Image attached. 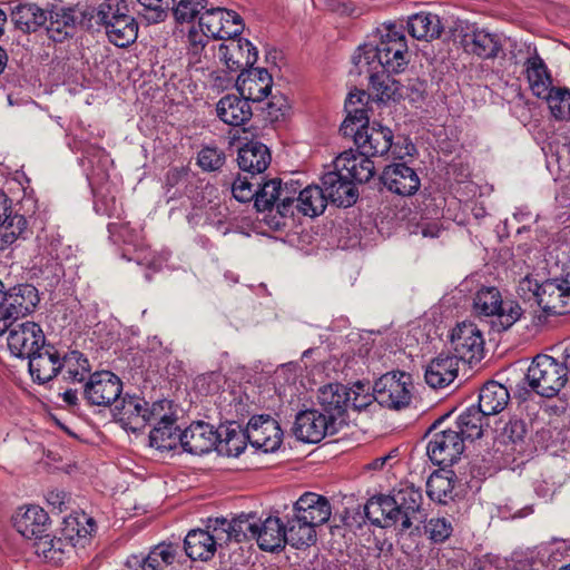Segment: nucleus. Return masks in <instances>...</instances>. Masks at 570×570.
<instances>
[{
	"mask_svg": "<svg viewBox=\"0 0 570 570\" xmlns=\"http://www.w3.org/2000/svg\"><path fill=\"white\" fill-rule=\"evenodd\" d=\"M246 436L252 446L269 453L279 449L283 431L278 422L269 415H258L249 420Z\"/></svg>",
	"mask_w": 570,
	"mask_h": 570,
	"instance_id": "13",
	"label": "nucleus"
},
{
	"mask_svg": "<svg viewBox=\"0 0 570 570\" xmlns=\"http://www.w3.org/2000/svg\"><path fill=\"white\" fill-rule=\"evenodd\" d=\"M242 17L222 7L205 9L199 16V31L205 32L208 39H228L243 31Z\"/></svg>",
	"mask_w": 570,
	"mask_h": 570,
	"instance_id": "9",
	"label": "nucleus"
},
{
	"mask_svg": "<svg viewBox=\"0 0 570 570\" xmlns=\"http://www.w3.org/2000/svg\"><path fill=\"white\" fill-rule=\"evenodd\" d=\"M453 475L452 471L445 470L430 475L426 482V493L431 500L445 503L446 499L451 498L454 489Z\"/></svg>",
	"mask_w": 570,
	"mask_h": 570,
	"instance_id": "50",
	"label": "nucleus"
},
{
	"mask_svg": "<svg viewBox=\"0 0 570 570\" xmlns=\"http://www.w3.org/2000/svg\"><path fill=\"white\" fill-rule=\"evenodd\" d=\"M450 346L460 362L474 363L483 357L484 338L481 330L472 322L459 323L451 332Z\"/></svg>",
	"mask_w": 570,
	"mask_h": 570,
	"instance_id": "8",
	"label": "nucleus"
},
{
	"mask_svg": "<svg viewBox=\"0 0 570 570\" xmlns=\"http://www.w3.org/2000/svg\"><path fill=\"white\" fill-rule=\"evenodd\" d=\"M96 530L95 519L80 512L63 518L61 534L72 548H85L91 541Z\"/></svg>",
	"mask_w": 570,
	"mask_h": 570,
	"instance_id": "28",
	"label": "nucleus"
},
{
	"mask_svg": "<svg viewBox=\"0 0 570 570\" xmlns=\"http://www.w3.org/2000/svg\"><path fill=\"white\" fill-rule=\"evenodd\" d=\"M407 29L413 38L429 41L441 36L443 26L438 14L420 12L409 18Z\"/></svg>",
	"mask_w": 570,
	"mask_h": 570,
	"instance_id": "42",
	"label": "nucleus"
},
{
	"mask_svg": "<svg viewBox=\"0 0 570 570\" xmlns=\"http://www.w3.org/2000/svg\"><path fill=\"white\" fill-rule=\"evenodd\" d=\"M444 420L440 417L430 428L426 453L435 465L450 466L462 455L464 441L453 428L441 429Z\"/></svg>",
	"mask_w": 570,
	"mask_h": 570,
	"instance_id": "6",
	"label": "nucleus"
},
{
	"mask_svg": "<svg viewBox=\"0 0 570 570\" xmlns=\"http://www.w3.org/2000/svg\"><path fill=\"white\" fill-rule=\"evenodd\" d=\"M501 301L502 296L497 287H482L476 292L473 299L474 312L479 316L491 317L498 311Z\"/></svg>",
	"mask_w": 570,
	"mask_h": 570,
	"instance_id": "53",
	"label": "nucleus"
},
{
	"mask_svg": "<svg viewBox=\"0 0 570 570\" xmlns=\"http://www.w3.org/2000/svg\"><path fill=\"white\" fill-rule=\"evenodd\" d=\"M215 52V47L210 46V39L200 32L196 27H191L187 35L186 57L188 65L196 70L208 68Z\"/></svg>",
	"mask_w": 570,
	"mask_h": 570,
	"instance_id": "34",
	"label": "nucleus"
},
{
	"mask_svg": "<svg viewBox=\"0 0 570 570\" xmlns=\"http://www.w3.org/2000/svg\"><path fill=\"white\" fill-rule=\"evenodd\" d=\"M48 524V513L39 505L20 509L13 518L16 530L26 539L35 541L45 534Z\"/></svg>",
	"mask_w": 570,
	"mask_h": 570,
	"instance_id": "30",
	"label": "nucleus"
},
{
	"mask_svg": "<svg viewBox=\"0 0 570 570\" xmlns=\"http://www.w3.org/2000/svg\"><path fill=\"white\" fill-rule=\"evenodd\" d=\"M129 12L128 6L125 0H106L98 10H95V24H101L105 30L109 28V23L120 20L122 13Z\"/></svg>",
	"mask_w": 570,
	"mask_h": 570,
	"instance_id": "54",
	"label": "nucleus"
},
{
	"mask_svg": "<svg viewBox=\"0 0 570 570\" xmlns=\"http://www.w3.org/2000/svg\"><path fill=\"white\" fill-rule=\"evenodd\" d=\"M286 543L296 549L306 548L315 543L316 531L314 527L304 521L302 518H297L295 514H292L291 518L286 515Z\"/></svg>",
	"mask_w": 570,
	"mask_h": 570,
	"instance_id": "43",
	"label": "nucleus"
},
{
	"mask_svg": "<svg viewBox=\"0 0 570 570\" xmlns=\"http://www.w3.org/2000/svg\"><path fill=\"white\" fill-rule=\"evenodd\" d=\"M248 523L250 529L247 539H255L262 550L273 552L285 547V524L278 517L256 522L254 517L248 515Z\"/></svg>",
	"mask_w": 570,
	"mask_h": 570,
	"instance_id": "15",
	"label": "nucleus"
},
{
	"mask_svg": "<svg viewBox=\"0 0 570 570\" xmlns=\"http://www.w3.org/2000/svg\"><path fill=\"white\" fill-rule=\"evenodd\" d=\"M392 499L401 514V530H409L415 522H422V493L413 485L405 484L394 490Z\"/></svg>",
	"mask_w": 570,
	"mask_h": 570,
	"instance_id": "20",
	"label": "nucleus"
},
{
	"mask_svg": "<svg viewBox=\"0 0 570 570\" xmlns=\"http://www.w3.org/2000/svg\"><path fill=\"white\" fill-rule=\"evenodd\" d=\"M197 163L204 170H218L225 163V154L216 147H204L198 153Z\"/></svg>",
	"mask_w": 570,
	"mask_h": 570,
	"instance_id": "63",
	"label": "nucleus"
},
{
	"mask_svg": "<svg viewBox=\"0 0 570 570\" xmlns=\"http://www.w3.org/2000/svg\"><path fill=\"white\" fill-rule=\"evenodd\" d=\"M485 416L479 407L470 406L459 415L454 430L460 433L463 441L479 439L483 432Z\"/></svg>",
	"mask_w": 570,
	"mask_h": 570,
	"instance_id": "46",
	"label": "nucleus"
},
{
	"mask_svg": "<svg viewBox=\"0 0 570 570\" xmlns=\"http://www.w3.org/2000/svg\"><path fill=\"white\" fill-rule=\"evenodd\" d=\"M38 303V289L31 284H19L4 293L0 306V336L17 321L32 313Z\"/></svg>",
	"mask_w": 570,
	"mask_h": 570,
	"instance_id": "7",
	"label": "nucleus"
},
{
	"mask_svg": "<svg viewBox=\"0 0 570 570\" xmlns=\"http://www.w3.org/2000/svg\"><path fill=\"white\" fill-rule=\"evenodd\" d=\"M13 24L23 32H35L47 23V10L33 3L17 6L11 12Z\"/></svg>",
	"mask_w": 570,
	"mask_h": 570,
	"instance_id": "41",
	"label": "nucleus"
},
{
	"mask_svg": "<svg viewBox=\"0 0 570 570\" xmlns=\"http://www.w3.org/2000/svg\"><path fill=\"white\" fill-rule=\"evenodd\" d=\"M525 380L538 395L547 399L557 396L569 380L564 358L558 361L550 355H537L528 368Z\"/></svg>",
	"mask_w": 570,
	"mask_h": 570,
	"instance_id": "2",
	"label": "nucleus"
},
{
	"mask_svg": "<svg viewBox=\"0 0 570 570\" xmlns=\"http://www.w3.org/2000/svg\"><path fill=\"white\" fill-rule=\"evenodd\" d=\"M350 394L348 389L338 383L327 384L318 390V403L327 416H333L334 423L336 417L341 416L348 409Z\"/></svg>",
	"mask_w": 570,
	"mask_h": 570,
	"instance_id": "37",
	"label": "nucleus"
},
{
	"mask_svg": "<svg viewBox=\"0 0 570 570\" xmlns=\"http://www.w3.org/2000/svg\"><path fill=\"white\" fill-rule=\"evenodd\" d=\"M111 43L117 47L125 48L132 43L138 35V24L135 18L127 13H122L120 20L109 23V28L105 30Z\"/></svg>",
	"mask_w": 570,
	"mask_h": 570,
	"instance_id": "45",
	"label": "nucleus"
},
{
	"mask_svg": "<svg viewBox=\"0 0 570 570\" xmlns=\"http://www.w3.org/2000/svg\"><path fill=\"white\" fill-rule=\"evenodd\" d=\"M95 9L67 8L51 6L47 10L46 29L50 39L62 42L72 37L78 28L90 30L94 28Z\"/></svg>",
	"mask_w": 570,
	"mask_h": 570,
	"instance_id": "4",
	"label": "nucleus"
},
{
	"mask_svg": "<svg viewBox=\"0 0 570 570\" xmlns=\"http://www.w3.org/2000/svg\"><path fill=\"white\" fill-rule=\"evenodd\" d=\"M176 420H170L166 423H156L149 433L150 446L156 448L160 451H167L176 449L179 444L178 428Z\"/></svg>",
	"mask_w": 570,
	"mask_h": 570,
	"instance_id": "48",
	"label": "nucleus"
},
{
	"mask_svg": "<svg viewBox=\"0 0 570 570\" xmlns=\"http://www.w3.org/2000/svg\"><path fill=\"white\" fill-rule=\"evenodd\" d=\"M186 554L193 560L206 561L210 559L216 551L215 541L209 532L200 529L190 530L184 541Z\"/></svg>",
	"mask_w": 570,
	"mask_h": 570,
	"instance_id": "44",
	"label": "nucleus"
},
{
	"mask_svg": "<svg viewBox=\"0 0 570 570\" xmlns=\"http://www.w3.org/2000/svg\"><path fill=\"white\" fill-rule=\"evenodd\" d=\"M460 361L450 354L441 353L425 368V382L433 389L450 385L458 376Z\"/></svg>",
	"mask_w": 570,
	"mask_h": 570,
	"instance_id": "32",
	"label": "nucleus"
},
{
	"mask_svg": "<svg viewBox=\"0 0 570 570\" xmlns=\"http://www.w3.org/2000/svg\"><path fill=\"white\" fill-rule=\"evenodd\" d=\"M321 188L326 202L330 200L340 207H348L357 198L354 185L336 168L323 175Z\"/></svg>",
	"mask_w": 570,
	"mask_h": 570,
	"instance_id": "24",
	"label": "nucleus"
},
{
	"mask_svg": "<svg viewBox=\"0 0 570 570\" xmlns=\"http://www.w3.org/2000/svg\"><path fill=\"white\" fill-rule=\"evenodd\" d=\"M145 419L146 425L151 423H154V425L156 423H166L176 419L173 402L164 399L154 402L151 405L147 403Z\"/></svg>",
	"mask_w": 570,
	"mask_h": 570,
	"instance_id": "58",
	"label": "nucleus"
},
{
	"mask_svg": "<svg viewBox=\"0 0 570 570\" xmlns=\"http://www.w3.org/2000/svg\"><path fill=\"white\" fill-rule=\"evenodd\" d=\"M510 394L508 389L498 382L485 383L479 394V409L487 416L495 415L508 405Z\"/></svg>",
	"mask_w": 570,
	"mask_h": 570,
	"instance_id": "38",
	"label": "nucleus"
},
{
	"mask_svg": "<svg viewBox=\"0 0 570 570\" xmlns=\"http://www.w3.org/2000/svg\"><path fill=\"white\" fill-rule=\"evenodd\" d=\"M122 393L121 380L110 371L92 373L83 385V397L90 405L110 406Z\"/></svg>",
	"mask_w": 570,
	"mask_h": 570,
	"instance_id": "10",
	"label": "nucleus"
},
{
	"mask_svg": "<svg viewBox=\"0 0 570 570\" xmlns=\"http://www.w3.org/2000/svg\"><path fill=\"white\" fill-rule=\"evenodd\" d=\"M334 432L333 416H327L317 410L301 411L295 416L293 433L302 442L317 443Z\"/></svg>",
	"mask_w": 570,
	"mask_h": 570,
	"instance_id": "12",
	"label": "nucleus"
},
{
	"mask_svg": "<svg viewBox=\"0 0 570 570\" xmlns=\"http://www.w3.org/2000/svg\"><path fill=\"white\" fill-rule=\"evenodd\" d=\"M549 109L558 120H570V90L564 88H552L547 96Z\"/></svg>",
	"mask_w": 570,
	"mask_h": 570,
	"instance_id": "55",
	"label": "nucleus"
},
{
	"mask_svg": "<svg viewBox=\"0 0 570 570\" xmlns=\"http://www.w3.org/2000/svg\"><path fill=\"white\" fill-rule=\"evenodd\" d=\"M72 547L65 537H56L48 533L35 541V551L47 562L58 564L69 554Z\"/></svg>",
	"mask_w": 570,
	"mask_h": 570,
	"instance_id": "40",
	"label": "nucleus"
},
{
	"mask_svg": "<svg viewBox=\"0 0 570 570\" xmlns=\"http://www.w3.org/2000/svg\"><path fill=\"white\" fill-rule=\"evenodd\" d=\"M144 7L145 17L149 22L164 21L176 0H137Z\"/></svg>",
	"mask_w": 570,
	"mask_h": 570,
	"instance_id": "61",
	"label": "nucleus"
},
{
	"mask_svg": "<svg viewBox=\"0 0 570 570\" xmlns=\"http://www.w3.org/2000/svg\"><path fill=\"white\" fill-rule=\"evenodd\" d=\"M351 393L348 400V409L355 411H362L372 404L374 399V392H368V386L364 383L357 382L353 386L347 387Z\"/></svg>",
	"mask_w": 570,
	"mask_h": 570,
	"instance_id": "62",
	"label": "nucleus"
},
{
	"mask_svg": "<svg viewBox=\"0 0 570 570\" xmlns=\"http://www.w3.org/2000/svg\"><path fill=\"white\" fill-rule=\"evenodd\" d=\"M269 149L261 141L250 140L238 150L239 168L250 175L264 173L271 164Z\"/></svg>",
	"mask_w": 570,
	"mask_h": 570,
	"instance_id": "35",
	"label": "nucleus"
},
{
	"mask_svg": "<svg viewBox=\"0 0 570 570\" xmlns=\"http://www.w3.org/2000/svg\"><path fill=\"white\" fill-rule=\"evenodd\" d=\"M177 547L170 543L155 546L147 556L132 554L126 561V570H164L173 564Z\"/></svg>",
	"mask_w": 570,
	"mask_h": 570,
	"instance_id": "27",
	"label": "nucleus"
},
{
	"mask_svg": "<svg viewBox=\"0 0 570 570\" xmlns=\"http://www.w3.org/2000/svg\"><path fill=\"white\" fill-rule=\"evenodd\" d=\"M278 179L266 181L258 190H256L255 207L258 212L271 210L277 207Z\"/></svg>",
	"mask_w": 570,
	"mask_h": 570,
	"instance_id": "60",
	"label": "nucleus"
},
{
	"mask_svg": "<svg viewBox=\"0 0 570 570\" xmlns=\"http://www.w3.org/2000/svg\"><path fill=\"white\" fill-rule=\"evenodd\" d=\"M368 75L372 88L375 90L380 100L397 99L403 96L402 85L392 78L390 73L382 70L363 71Z\"/></svg>",
	"mask_w": 570,
	"mask_h": 570,
	"instance_id": "47",
	"label": "nucleus"
},
{
	"mask_svg": "<svg viewBox=\"0 0 570 570\" xmlns=\"http://www.w3.org/2000/svg\"><path fill=\"white\" fill-rule=\"evenodd\" d=\"M248 529H250L248 515H240L233 520L226 518L208 519L205 531L209 532L217 547L232 540L236 542L246 540Z\"/></svg>",
	"mask_w": 570,
	"mask_h": 570,
	"instance_id": "22",
	"label": "nucleus"
},
{
	"mask_svg": "<svg viewBox=\"0 0 570 570\" xmlns=\"http://www.w3.org/2000/svg\"><path fill=\"white\" fill-rule=\"evenodd\" d=\"M367 98L366 94L362 90L350 92L345 101L346 118L341 125L340 131L345 137H354L361 130L368 127V116L364 108V100Z\"/></svg>",
	"mask_w": 570,
	"mask_h": 570,
	"instance_id": "31",
	"label": "nucleus"
},
{
	"mask_svg": "<svg viewBox=\"0 0 570 570\" xmlns=\"http://www.w3.org/2000/svg\"><path fill=\"white\" fill-rule=\"evenodd\" d=\"M245 440H247L246 430L232 429L226 430L225 438L222 439L220 436L217 444L220 452H225L230 456H238L245 449Z\"/></svg>",
	"mask_w": 570,
	"mask_h": 570,
	"instance_id": "59",
	"label": "nucleus"
},
{
	"mask_svg": "<svg viewBox=\"0 0 570 570\" xmlns=\"http://www.w3.org/2000/svg\"><path fill=\"white\" fill-rule=\"evenodd\" d=\"M299 189L301 185L297 181L289 180L286 181L284 186H282L281 180H278L277 213L281 216L285 217L289 214H293L292 208L297 199Z\"/></svg>",
	"mask_w": 570,
	"mask_h": 570,
	"instance_id": "56",
	"label": "nucleus"
},
{
	"mask_svg": "<svg viewBox=\"0 0 570 570\" xmlns=\"http://www.w3.org/2000/svg\"><path fill=\"white\" fill-rule=\"evenodd\" d=\"M220 434L205 422H195L179 434V444L184 451L203 455L216 448Z\"/></svg>",
	"mask_w": 570,
	"mask_h": 570,
	"instance_id": "16",
	"label": "nucleus"
},
{
	"mask_svg": "<svg viewBox=\"0 0 570 570\" xmlns=\"http://www.w3.org/2000/svg\"><path fill=\"white\" fill-rule=\"evenodd\" d=\"M352 61L360 75L373 70L387 73L404 71L410 62V53L403 27L395 22L382 23L357 47Z\"/></svg>",
	"mask_w": 570,
	"mask_h": 570,
	"instance_id": "1",
	"label": "nucleus"
},
{
	"mask_svg": "<svg viewBox=\"0 0 570 570\" xmlns=\"http://www.w3.org/2000/svg\"><path fill=\"white\" fill-rule=\"evenodd\" d=\"M413 392L414 384L411 374L402 371L387 372L374 383L375 401L391 410L407 407Z\"/></svg>",
	"mask_w": 570,
	"mask_h": 570,
	"instance_id": "5",
	"label": "nucleus"
},
{
	"mask_svg": "<svg viewBox=\"0 0 570 570\" xmlns=\"http://www.w3.org/2000/svg\"><path fill=\"white\" fill-rule=\"evenodd\" d=\"M273 87V78L264 68H248L243 70L236 80L239 95L248 101H263Z\"/></svg>",
	"mask_w": 570,
	"mask_h": 570,
	"instance_id": "19",
	"label": "nucleus"
},
{
	"mask_svg": "<svg viewBox=\"0 0 570 570\" xmlns=\"http://www.w3.org/2000/svg\"><path fill=\"white\" fill-rule=\"evenodd\" d=\"M216 111L218 118L230 126H240L252 117V108L244 97L227 95L217 102Z\"/></svg>",
	"mask_w": 570,
	"mask_h": 570,
	"instance_id": "36",
	"label": "nucleus"
},
{
	"mask_svg": "<svg viewBox=\"0 0 570 570\" xmlns=\"http://www.w3.org/2000/svg\"><path fill=\"white\" fill-rule=\"evenodd\" d=\"M522 313L518 302L502 298L498 311L491 316L492 326L498 331H507L520 320Z\"/></svg>",
	"mask_w": 570,
	"mask_h": 570,
	"instance_id": "52",
	"label": "nucleus"
},
{
	"mask_svg": "<svg viewBox=\"0 0 570 570\" xmlns=\"http://www.w3.org/2000/svg\"><path fill=\"white\" fill-rule=\"evenodd\" d=\"M292 512L314 528L328 521L332 513L327 499L312 492L301 495Z\"/></svg>",
	"mask_w": 570,
	"mask_h": 570,
	"instance_id": "26",
	"label": "nucleus"
},
{
	"mask_svg": "<svg viewBox=\"0 0 570 570\" xmlns=\"http://www.w3.org/2000/svg\"><path fill=\"white\" fill-rule=\"evenodd\" d=\"M207 7V0H179L170 8L178 22H190Z\"/></svg>",
	"mask_w": 570,
	"mask_h": 570,
	"instance_id": "57",
	"label": "nucleus"
},
{
	"mask_svg": "<svg viewBox=\"0 0 570 570\" xmlns=\"http://www.w3.org/2000/svg\"><path fill=\"white\" fill-rule=\"evenodd\" d=\"M89 360L79 351H71L61 357L60 372L62 380L68 383H82L91 374Z\"/></svg>",
	"mask_w": 570,
	"mask_h": 570,
	"instance_id": "39",
	"label": "nucleus"
},
{
	"mask_svg": "<svg viewBox=\"0 0 570 570\" xmlns=\"http://www.w3.org/2000/svg\"><path fill=\"white\" fill-rule=\"evenodd\" d=\"M425 531L434 542H443L450 537L452 525L445 518H435L428 522Z\"/></svg>",
	"mask_w": 570,
	"mask_h": 570,
	"instance_id": "64",
	"label": "nucleus"
},
{
	"mask_svg": "<svg viewBox=\"0 0 570 570\" xmlns=\"http://www.w3.org/2000/svg\"><path fill=\"white\" fill-rule=\"evenodd\" d=\"M334 168L340 169L353 185L368 181L375 174L374 163L362 150L343 151L334 160Z\"/></svg>",
	"mask_w": 570,
	"mask_h": 570,
	"instance_id": "17",
	"label": "nucleus"
},
{
	"mask_svg": "<svg viewBox=\"0 0 570 570\" xmlns=\"http://www.w3.org/2000/svg\"><path fill=\"white\" fill-rule=\"evenodd\" d=\"M393 138V132L389 127L373 122L372 126L356 134L353 140L357 148L367 156H383L392 148Z\"/></svg>",
	"mask_w": 570,
	"mask_h": 570,
	"instance_id": "21",
	"label": "nucleus"
},
{
	"mask_svg": "<svg viewBox=\"0 0 570 570\" xmlns=\"http://www.w3.org/2000/svg\"><path fill=\"white\" fill-rule=\"evenodd\" d=\"M366 518L381 528L401 525V514L392 495H379L371 498L365 504Z\"/></svg>",
	"mask_w": 570,
	"mask_h": 570,
	"instance_id": "33",
	"label": "nucleus"
},
{
	"mask_svg": "<svg viewBox=\"0 0 570 570\" xmlns=\"http://www.w3.org/2000/svg\"><path fill=\"white\" fill-rule=\"evenodd\" d=\"M381 181L390 191L401 196H412L421 186L416 171L404 163L386 166L381 175Z\"/></svg>",
	"mask_w": 570,
	"mask_h": 570,
	"instance_id": "18",
	"label": "nucleus"
},
{
	"mask_svg": "<svg viewBox=\"0 0 570 570\" xmlns=\"http://www.w3.org/2000/svg\"><path fill=\"white\" fill-rule=\"evenodd\" d=\"M326 199L322 188L318 186H307L299 189L296 208L305 216L315 217L324 212Z\"/></svg>",
	"mask_w": 570,
	"mask_h": 570,
	"instance_id": "49",
	"label": "nucleus"
},
{
	"mask_svg": "<svg viewBox=\"0 0 570 570\" xmlns=\"http://www.w3.org/2000/svg\"><path fill=\"white\" fill-rule=\"evenodd\" d=\"M146 405L144 399L126 394L115 404L112 414L124 429L136 432L146 426Z\"/></svg>",
	"mask_w": 570,
	"mask_h": 570,
	"instance_id": "23",
	"label": "nucleus"
},
{
	"mask_svg": "<svg viewBox=\"0 0 570 570\" xmlns=\"http://www.w3.org/2000/svg\"><path fill=\"white\" fill-rule=\"evenodd\" d=\"M0 227V249H6L18 239L28 237V223L22 215L12 214Z\"/></svg>",
	"mask_w": 570,
	"mask_h": 570,
	"instance_id": "51",
	"label": "nucleus"
},
{
	"mask_svg": "<svg viewBox=\"0 0 570 570\" xmlns=\"http://www.w3.org/2000/svg\"><path fill=\"white\" fill-rule=\"evenodd\" d=\"M453 37L460 42L464 52L483 60L495 59L503 51L502 36L468 21L456 22Z\"/></svg>",
	"mask_w": 570,
	"mask_h": 570,
	"instance_id": "3",
	"label": "nucleus"
},
{
	"mask_svg": "<svg viewBox=\"0 0 570 570\" xmlns=\"http://www.w3.org/2000/svg\"><path fill=\"white\" fill-rule=\"evenodd\" d=\"M7 331L8 348L17 357L28 358L46 343L42 328L35 322L14 323Z\"/></svg>",
	"mask_w": 570,
	"mask_h": 570,
	"instance_id": "11",
	"label": "nucleus"
},
{
	"mask_svg": "<svg viewBox=\"0 0 570 570\" xmlns=\"http://www.w3.org/2000/svg\"><path fill=\"white\" fill-rule=\"evenodd\" d=\"M28 360L30 375L38 383H47L60 372L61 357L53 346L45 344Z\"/></svg>",
	"mask_w": 570,
	"mask_h": 570,
	"instance_id": "29",
	"label": "nucleus"
},
{
	"mask_svg": "<svg viewBox=\"0 0 570 570\" xmlns=\"http://www.w3.org/2000/svg\"><path fill=\"white\" fill-rule=\"evenodd\" d=\"M525 47L528 57L524 61V72L529 87L538 98L544 97L553 88L551 87L550 73L544 61L539 56L537 47L531 43Z\"/></svg>",
	"mask_w": 570,
	"mask_h": 570,
	"instance_id": "25",
	"label": "nucleus"
},
{
	"mask_svg": "<svg viewBox=\"0 0 570 570\" xmlns=\"http://www.w3.org/2000/svg\"><path fill=\"white\" fill-rule=\"evenodd\" d=\"M230 37L218 47L219 59L232 72H242L255 65L258 52L253 43L243 38Z\"/></svg>",
	"mask_w": 570,
	"mask_h": 570,
	"instance_id": "14",
	"label": "nucleus"
}]
</instances>
